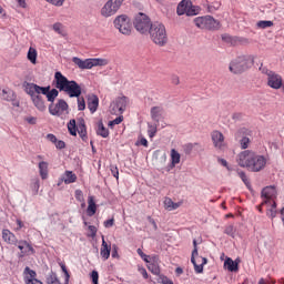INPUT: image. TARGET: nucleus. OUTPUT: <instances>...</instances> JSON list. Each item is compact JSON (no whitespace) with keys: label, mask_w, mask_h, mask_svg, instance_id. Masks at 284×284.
Here are the masks:
<instances>
[{"label":"nucleus","mask_w":284,"mask_h":284,"mask_svg":"<svg viewBox=\"0 0 284 284\" xmlns=\"http://www.w3.org/2000/svg\"><path fill=\"white\" fill-rule=\"evenodd\" d=\"M237 163L241 168H247L250 172H261L267 165V160L252 151H243L237 155Z\"/></svg>","instance_id":"1"},{"label":"nucleus","mask_w":284,"mask_h":284,"mask_svg":"<svg viewBox=\"0 0 284 284\" xmlns=\"http://www.w3.org/2000/svg\"><path fill=\"white\" fill-rule=\"evenodd\" d=\"M53 83H55L54 85L57 90H60V92H67L70 99L81 97V85H79L74 80H68V78H65V75L60 71L54 73Z\"/></svg>","instance_id":"2"},{"label":"nucleus","mask_w":284,"mask_h":284,"mask_svg":"<svg viewBox=\"0 0 284 284\" xmlns=\"http://www.w3.org/2000/svg\"><path fill=\"white\" fill-rule=\"evenodd\" d=\"M149 34L155 45L163 48V45L168 44V31L165 30V26L163 23H152L149 29Z\"/></svg>","instance_id":"3"},{"label":"nucleus","mask_w":284,"mask_h":284,"mask_svg":"<svg viewBox=\"0 0 284 284\" xmlns=\"http://www.w3.org/2000/svg\"><path fill=\"white\" fill-rule=\"evenodd\" d=\"M252 65H254V55H240L231 61L229 70L233 74H243Z\"/></svg>","instance_id":"4"},{"label":"nucleus","mask_w":284,"mask_h":284,"mask_svg":"<svg viewBox=\"0 0 284 284\" xmlns=\"http://www.w3.org/2000/svg\"><path fill=\"white\" fill-rule=\"evenodd\" d=\"M72 62L78 65L80 70H92V68L108 65V60L101 58L81 60L78 57H73Z\"/></svg>","instance_id":"5"},{"label":"nucleus","mask_w":284,"mask_h":284,"mask_svg":"<svg viewBox=\"0 0 284 284\" xmlns=\"http://www.w3.org/2000/svg\"><path fill=\"white\" fill-rule=\"evenodd\" d=\"M194 23L196 28H200V30H219L221 28V22L219 20L214 19L212 16H204L199 17L194 19Z\"/></svg>","instance_id":"6"},{"label":"nucleus","mask_w":284,"mask_h":284,"mask_svg":"<svg viewBox=\"0 0 284 284\" xmlns=\"http://www.w3.org/2000/svg\"><path fill=\"white\" fill-rule=\"evenodd\" d=\"M114 27L121 34L130 36L132 33V22L128 16H119L114 20Z\"/></svg>","instance_id":"7"},{"label":"nucleus","mask_w":284,"mask_h":284,"mask_svg":"<svg viewBox=\"0 0 284 284\" xmlns=\"http://www.w3.org/2000/svg\"><path fill=\"white\" fill-rule=\"evenodd\" d=\"M134 28L141 34H145V32H150V28H152V23H150V18L144 13H139L134 19Z\"/></svg>","instance_id":"8"},{"label":"nucleus","mask_w":284,"mask_h":284,"mask_svg":"<svg viewBox=\"0 0 284 284\" xmlns=\"http://www.w3.org/2000/svg\"><path fill=\"white\" fill-rule=\"evenodd\" d=\"M122 4L123 0H109L101 10L102 17H112V14H116Z\"/></svg>","instance_id":"9"},{"label":"nucleus","mask_w":284,"mask_h":284,"mask_svg":"<svg viewBox=\"0 0 284 284\" xmlns=\"http://www.w3.org/2000/svg\"><path fill=\"white\" fill-rule=\"evenodd\" d=\"M68 102H65L63 99H60L55 104L51 103L49 105V112L52 114V116H61L64 112L68 114Z\"/></svg>","instance_id":"10"},{"label":"nucleus","mask_w":284,"mask_h":284,"mask_svg":"<svg viewBox=\"0 0 284 284\" xmlns=\"http://www.w3.org/2000/svg\"><path fill=\"white\" fill-rule=\"evenodd\" d=\"M276 197V187L266 186L262 190V205H267L270 203H275L274 199Z\"/></svg>","instance_id":"11"},{"label":"nucleus","mask_w":284,"mask_h":284,"mask_svg":"<svg viewBox=\"0 0 284 284\" xmlns=\"http://www.w3.org/2000/svg\"><path fill=\"white\" fill-rule=\"evenodd\" d=\"M267 85L273 90H281L283 88V78L276 72H268Z\"/></svg>","instance_id":"12"},{"label":"nucleus","mask_w":284,"mask_h":284,"mask_svg":"<svg viewBox=\"0 0 284 284\" xmlns=\"http://www.w3.org/2000/svg\"><path fill=\"white\" fill-rule=\"evenodd\" d=\"M148 264V270L149 272L153 273L155 276H160L161 275V266H159V256L153 255L150 257V261L146 262Z\"/></svg>","instance_id":"13"},{"label":"nucleus","mask_w":284,"mask_h":284,"mask_svg":"<svg viewBox=\"0 0 284 284\" xmlns=\"http://www.w3.org/2000/svg\"><path fill=\"white\" fill-rule=\"evenodd\" d=\"M212 141L215 148H217V150H223L225 145V136H223V133L219 131H213Z\"/></svg>","instance_id":"14"},{"label":"nucleus","mask_w":284,"mask_h":284,"mask_svg":"<svg viewBox=\"0 0 284 284\" xmlns=\"http://www.w3.org/2000/svg\"><path fill=\"white\" fill-rule=\"evenodd\" d=\"M88 109L90 110L91 114H94V112L99 110V97L94 94L88 95Z\"/></svg>","instance_id":"15"},{"label":"nucleus","mask_w":284,"mask_h":284,"mask_svg":"<svg viewBox=\"0 0 284 284\" xmlns=\"http://www.w3.org/2000/svg\"><path fill=\"white\" fill-rule=\"evenodd\" d=\"M193 265L196 274H203V265H207V258L197 255L194 257Z\"/></svg>","instance_id":"16"},{"label":"nucleus","mask_w":284,"mask_h":284,"mask_svg":"<svg viewBox=\"0 0 284 284\" xmlns=\"http://www.w3.org/2000/svg\"><path fill=\"white\" fill-rule=\"evenodd\" d=\"M110 252H112V246L109 245L108 242H105V237L102 236V246L100 250V256H102L104 261H108L110 258Z\"/></svg>","instance_id":"17"},{"label":"nucleus","mask_w":284,"mask_h":284,"mask_svg":"<svg viewBox=\"0 0 284 284\" xmlns=\"http://www.w3.org/2000/svg\"><path fill=\"white\" fill-rule=\"evenodd\" d=\"M239 263H241V260L236 258L234 261L231 257H227L224 262V267H226L229 272H239Z\"/></svg>","instance_id":"18"},{"label":"nucleus","mask_w":284,"mask_h":284,"mask_svg":"<svg viewBox=\"0 0 284 284\" xmlns=\"http://www.w3.org/2000/svg\"><path fill=\"white\" fill-rule=\"evenodd\" d=\"M32 103L34 106L40 111L43 112L45 110V102L43 101V97L37 94L31 98Z\"/></svg>","instance_id":"19"},{"label":"nucleus","mask_w":284,"mask_h":284,"mask_svg":"<svg viewBox=\"0 0 284 284\" xmlns=\"http://www.w3.org/2000/svg\"><path fill=\"white\" fill-rule=\"evenodd\" d=\"M2 239L10 245H17V237L12 234V232H10V230L2 231Z\"/></svg>","instance_id":"20"},{"label":"nucleus","mask_w":284,"mask_h":284,"mask_svg":"<svg viewBox=\"0 0 284 284\" xmlns=\"http://www.w3.org/2000/svg\"><path fill=\"white\" fill-rule=\"evenodd\" d=\"M113 102L119 106L120 113L125 112V108H128V97H119L115 100H113Z\"/></svg>","instance_id":"21"},{"label":"nucleus","mask_w":284,"mask_h":284,"mask_svg":"<svg viewBox=\"0 0 284 284\" xmlns=\"http://www.w3.org/2000/svg\"><path fill=\"white\" fill-rule=\"evenodd\" d=\"M161 116H163V108L161 106L151 108V119L155 121V123H159V121L161 120Z\"/></svg>","instance_id":"22"},{"label":"nucleus","mask_w":284,"mask_h":284,"mask_svg":"<svg viewBox=\"0 0 284 284\" xmlns=\"http://www.w3.org/2000/svg\"><path fill=\"white\" fill-rule=\"evenodd\" d=\"M78 133H79V136L82 139V141L88 140V130L85 128V121L84 120H80V123L78 125Z\"/></svg>","instance_id":"23"},{"label":"nucleus","mask_w":284,"mask_h":284,"mask_svg":"<svg viewBox=\"0 0 284 284\" xmlns=\"http://www.w3.org/2000/svg\"><path fill=\"white\" fill-rule=\"evenodd\" d=\"M97 134L99 136H102V139H108L110 136V131L105 129V126L103 125V121L98 122Z\"/></svg>","instance_id":"24"},{"label":"nucleus","mask_w":284,"mask_h":284,"mask_svg":"<svg viewBox=\"0 0 284 284\" xmlns=\"http://www.w3.org/2000/svg\"><path fill=\"white\" fill-rule=\"evenodd\" d=\"M187 8H190V1H187V0H182V1L178 4L176 13L179 14V17H182V14H185V12L187 13Z\"/></svg>","instance_id":"25"},{"label":"nucleus","mask_w":284,"mask_h":284,"mask_svg":"<svg viewBox=\"0 0 284 284\" xmlns=\"http://www.w3.org/2000/svg\"><path fill=\"white\" fill-rule=\"evenodd\" d=\"M251 135L252 131H250V129L241 128L240 130H237V132H235V140L241 141V139H245L246 136Z\"/></svg>","instance_id":"26"},{"label":"nucleus","mask_w":284,"mask_h":284,"mask_svg":"<svg viewBox=\"0 0 284 284\" xmlns=\"http://www.w3.org/2000/svg\"><path fill=\"white\" fill-rule=\"evenodd\" d=\"M89 206L87 209V212L90 216H94L97 214V203L94 202L93 196H89Z\"/></svg>","instance_id":"27"},{"label":"nucleus","mask_w":284,"mask_h":284,"mask_svg":"<svg viewBox=\"0 0 284 284\" xmlns=\"http://www.w3.org/2000/svg\"><path fill=\"white\" fill-rule=\"evenodd\" d=\"M63 181L67 185H70V183H74L77 181V174L72 173V171H65Z\"/></svg>","instance_id":"28"},{"label":"nucleus","mask_w":284,"mask_h":284,"mask_svg":"<svg viewBox=\"0 0 284 284\" xmlns=\"http://www.w3.org/2000/svg\"><path fill=\"white\" fill-rule=\"evenodd\" d=\"M164 207H166V210H170V211H172V210H179V207H181V203H174V202L172 201V199L166 197V199L164 200Z\"/></svg>","instance_id":"29"},{"label":"nucleus","mask_w":284,"mask_h":284,"mask_svg":"<svg viewBox=\"0 0 284 284\" xmlns=\"http://www.w3.org/2000/svg\"><path fill=\"white\" fill-rule=\"evenodd\" d=\"M171 161H172L173 168L174 165H179V163H181V153L175 149L171 150Z\"/></svg>","instance_id":"30"},{"label":"nucleus","mask_w":284,"mask_h":284,"mask_svg":"<svg viewBox=\"0 0 284 284\" xmlns=\"http://www.w3.org/2000/svg\"><path fill=\"white\" fill-rule=\"evenodd\" d=\"M44 97H47L50 103H54V100L57 99V97H59V90L57 89L49 90L47 93H44Z\"/></svg>","instance_id":"31"},{"label":"nucleus","mask_w":284,"mask_h":284,"mask_svg":"<svg viewBox=\"0 0 284 284\" xmlns=\"http://www.w3.org/2000/svg\"><path fill=\"white\" fill-rule=\"evenodd\" d=\"M153 159H155L156 161H160V163H165L168 155L165 154V152L161 150H156L153 153Z\"/></svg>","instance_id":"32"},{"label":"nucleus","mask_w":284,"mask_h":284,"mask_svg":"<svg viewBox=\"0 0 284 284\" xmlns=\"http://www.w3.org/2000/svg\"><path fill=\"white\" fill-rule=\"evenodd\" d=\"M39 171L41 179H48V162H40L39 163Z\"/></svg>","instance_id":"33"},{"label":"nucleus","mask_w":284,"mask_h":284,"mask_svg":"<svg viewBox=\"0 0 284 284\" xmlns=\"http://www.w3.org/2000/svg\"><path fill=\"white\" fill-rule=\"evenodd\" d=\"M27 59L34 64H37V49L30 48L27 54Z\"/></svg>","instance_id":"34"},{"label":"nucleus","mask_w":284,"mask_h":284,"mask_svg":"<svg viewBox=\"0 0 284 284\" xmlns=\"http://www.w3.org/2000/svg\"><path fill=\"white\" fill-rule=\"evenodd\" d=\"M68 130L71 136H77V120H70V122L68 123Z\"/></svg>","instance_id":"35"},{"label":"nucleus","mask_w":284,"mask_h":284,"mask_svg":"<svg viewBox=\"0 0 284 284\" xmlns=\"http://www.w3.org/2000/svg\"><path fill=\"white\" fill-rule=\"evenodd\" d=\"M272 26H274V22L270 20H261L256 23V27L260 28L261 30H265L266 28H272Z\"/></svg>","instance_id":"36"},{"label":"nucleus","mask_w":284,"mask_h":284,"mask_svg":"<svg viewBox=\"0 0 284 284\" xmlns=\"http://www.w3.org/2000/svg\"><path fill=\"white\" fill-rule=\"evenodd\" d=\"M34 87H37L36 83H27L26 92L32 98L37 95V90H34Z\"/></svg>","instance_id":"37"},{"label":"nucleus","mask_w":284,"mask_h":284,"mask_svg":"<svg viewBox=\"0 0 284 284\" xmlns=\"http://www.w3.org/2000/svg\"><path fill=\"white\" fill-rule=\"evenodd\" d=\"M24 274H28L29 276L26 277V281H32L37 280V272L31 270L29 266L24 268Z\"/></svg>","instance_id":"38"},{"label":"nucleus","mask_w":284,"mask_h":284,"mask_svg":"<svg viewBox=\"0 0 284 284\" xmlns=\"http://www.w3.org/2000/svg\"><path fill=\"white\" fill-rule=\"evenodd\" d=\"M36 90V94H48L49 90H50V85L48 87H40L39 84H36V87H33Z\"/></svg>","instance_id":"39"},{"label":"nucleus","mask_w":284,"mask_h":284,"mask_svg":"<svg viewBox=\"0 0 284 284\" xmlns=\"http://www.w3.org/2000/svg\"><path fill=\"white\" fill-rule=\"evenodd\" d=\"M148 128H149L148 133H149L150 139H154V136H156L158 125L152 124V123H148Z\"/></svg>","instance_id":"40"},{"label":"nucleus","mask_w":284,"mask_h":284,"mask_svg":"<svg viewBox=\"0 0 284 284\" xmlns=\"http://www.w3.org/2000/svg\"><path fill=\"white\" fill-rule=\"evenodd\" d=\"M2 99H4V101H14V92L13 91H2Z\"/></svg>","instance_id":"41"},{"label":"nucleus","mask_w":284,"mask_h":284,"mask_svg":"<svg viewBox=\"0 0 284 284\" xmlns=\"http://www.w3.org/2000/svg\"><path fill=\"white\" fill-rule=\"evenodd\" d=\"M268 205H271V209L267 211V216H270L271 219H275V216H276V202L270 203Z\"/></svg>","instance_id":"42"},{"label":"nucleus","mask_w":284,"mask_h":284,"mask_svg":"<svg viewBox=\"0 0 284 284\" xmlns=\"http://www.w3.org/2000/svg\"><path fill=\"white\" fill-rule=\"evenodd\" d=\"M237 174L240 179H242L244 185H246V187L250 190L252 186L250 185V180L247 179V175L245 174V172L240 171Z\"/></svg>","instance_id":"43"},{"label":"nucleus","mask_w":284,"mask_h":284,"mask_svg":"<svg viewBox=\"0 0 284 284\" xmlns=\"http://www.w3.org/2000/svg\"><path fill=\"white\" fill-rule=\"evenodd\" d=\"M224 233H226L227 236H231L232 239H234L236 234V229L234 227V225H229L225 227Z\"/></svg>","instance_id":"44"},{"label":"nucleus","mask_w":284,"mask_h":284,"mask_svg":"<svg viewBox=\"0 0 284 284\" xmlns=\"http://www.w3.org/2000/svg\"><path fill=\"white\" fill-rule=\"evenodd\" d=\"M193 251H192V255H191V263H194V258H196V256H199V247H197V242L196 240H193Z\"/></svg>","instance_id":"45"},{"label":"nucleus","mask_w":284,"mask_h":284,"mask_svg":"<svg viewBox=\"0 0 284 284\" xmlns=\"http://www.w3.org/2000/svg\"><path fill=\"white\" fill-rule=\"evenodd\" d=\"M110 113L111 114H115V115H119V114H123L121 113V109H119V106L115 104V102H111V105H110Z\"/></svg>","instance_id":"46"},{"label":"nucleus","mask_w":284,"mask_h":284,"mask_svg":"<svg viewBox=\"0 0 284 284\" xmlns=\"http://www.w3.org/2000/svg\"><path fill=\"white\" fill-rule=\"evenodd\" d=\"M48 284H61L57 274L51 273L50 276L47 278Z\"/></svg>","instance_id":"47"},{"label":"nucleus","mask_w":284,"mask_h":284,"mask_svg":"<svg viewBox=\"0 0 284 284\" xmlns=\"http://www.w3.org/2000/svg\"><path fill=\"white\" fill-rule=\"evenodd\" d=\"M78 110L80 112H83V110H85V99L81 98V95L78 97Z\"/></svg>","instance_id":"48"},{"label":"nucleus","mask_w":284,"mask_h":284,"mask_svg":"<svg viewBox=\"0 0 284 284\" xmlns=\"http://www.w3.org/2000/svg\"><path fill=\"white\" fill-rule=\"evenodd\" d=\"M27 241H20L18 242V248L21 251V256H26V254H28V250H26V244Z\"/></svg>","instance_id":"49"},{"label":"nucleus","mask_w":284,"mask_h":284,"mask_svg":"<svg viewBox=\"0 0 284 284\" xmlns=\"http://www.w3.org/2000/svg\"><path fill=\"white\" fill-rule=\"evenodd\" d=\"M240 145L242 148V150H247V146L250 145V138H243L240 141Z\"/></svg>","instance_id":"50"},{"label":"nucleus","mask_w":284,"mask_h":284,"mask_svg":"<svg viewBox=\"0 0 284 284\" xmlns=\"http://www.w3.org/2000/svg\"><path fill=\"white\" fill-rule=\"evenodd\" d=\"M54 32H58V34H63V24L61 22H57L53 24Z\"/></svg>","instance_id":"51"},{"label":"nucleus","mask_w":284,"mask_h":284,"mask_svg":"<svg viewBox=\"0 0 284 284\" xmlns=\"http://www.w3.org/2000/svg\"><path fill=\"white\" fill-rule=\"evenodd\" d=\"M138 254L139 256H141V258L145 262V263H150V255H146L145 253H143V251L141 248H138Z\"/></svg>","instance_id":"52"},{"label":"nucleus","mask_w":284,"mask_h":284,"mask_svg":"<svg viewBox=\"0 0 284 284\" xmlns=\"http://www.w3.org/2000/svg\"><path fill=\"white\" fill-rule=\"evenodd\" d=\"M75 199L77 201H79L80 203H84V199H83V191L81 190H75Z\"/></svg>","instance_id":"53"},{"label":"nucleus","mask_w":284,"mask_h":284,"mask_svg":"<svg viewBox=\"0 0 284 284\" xmlns=\"http://www.w3.org/2000/svg\"><path fill=\"white\" fill-rule=\"evenodd\" d=\"M91 278L93 284H99V272L92 271Z\"/></svg>","instance_id":"54"},{"label":"nucleus","mask_w":284,"mask_h":284,"mask_svg":"<svg viewBox=\"0 0 284 284\" xmlns=\"http://www.w3.org/2000/svg\"><path fill=\"white\" fill-rule=\"evenodd\" d=\"M62 272L64 273L65 276V283H70V273L68 272V268L65 267V265L61 266Z\"/></svg>","instance_id":"55"},{"label":"nucleus","mask_w":284,"mask_h":284,"mask_svg":"<svg viewBox=\"0 0 284 284\" xmlns=\"http://www.w3.org/2000/svg\"><path fill=\"white\" fill-rule=\"evenodd\" d=\"M23 244L26 245V248L24 250H27V254H34V247H32V245H30V243H28V242H23Z\"/></svg>","instance_id":"56"},{"label":"nucleus","mask_w":284,"mask_h":284,"mask_svg":"<svg viewBox=\"0 0 284 284\" xmlns=\"http://www.w3.org/2000/svg\"><path fill=\"white\" fill-rule=\"evenodd\" d=\"M160 283L162 284H174L172 280L168 278L166 276L160 275Z\"/></svg>","instance_id":"57"},{"label":"nucleus","mask_w":284,"mask_h":284,"mask_svg":"<svg viewBox=\"0 0 284 284\" xmlns=\"http://www.w3.org/2000/svg\"><path fill=\"white\" fill-rule=\"evenodd\" d=\"M111 173L114 176V179H119V168H116L115 165H111Z\"/></svg>","instance_id":"58"},{"label":"nucleus","mask_w":284,"mask_h":284,"mask_svg":"<svg viewBox=\"0 0 284 284\" xmlns=\"http://www.w3.org/2000/svg\"><path fill=\"white\" fill-rule=\"evenodd\" d=\"M49 3H52V6L61 7L63 6L65 0H47Z\"/></svg>","instance_id":"59"},{"label":"nucleus","mask_w":284,"mask_h":284,"mask_svg":"<svg viewBox=\"0 0 284 284\" xmlns=\"http://www.w3.org/2000/svg\"><path fill=\"white\" fill-rule=\"evenodd\" d=\"M196 14H197L196 9L190 8V7L187 8V11H186L187 17H194Z\"/></svg>","instance_id":"60"},{"label":"nucleus","mask_w":284,"mask_h":284,"mask_svg":"<svg viewBox=\"0 0 284 284\" xmlns=\"http://www.w3.org/2000/svg\"><path fill=\"white\" fill-rule=\"evenodd\" d=\"M138 271L140 272V274H142L143 278H148V271L145 270V267L139 266Z\"/></svg>","instance_id":"61"},{"label":"nucleus","mask_w":284,"mask_h":284,"mask_svg":"<svg viewBox=\"0 0 284 284\" xmlns=\"http://www.w3.org/2000/svg\"><path fill=\"white\" fill-rule=\"evenodd\" d=\"M48 141H50L51 143H57V135L49 133L47 135Z\"/></svg>","instance_id":"62"},{"label":"nucleus","mask_w":284,"mask_h":284,"mask_svg":"<svg viewBox=\"0 0 284 284\" xmlns=\"http://www.w3.org/2000/svg\"><path fill=\"white\" fill-rule=\"evenodd\" d=\"M113 225H114V219H110L104 222V227H112Z\"/></svg>","instance_id":"63"},{"label":"nucleus","mask_w":284,"mask_h":284,"mask_svg":"<svg viewBox=\"0 0 284 284\" xmlns=\"http://www.w3.org/2000/svg\"><path fill=\"white\" fill-rule=\"evenodd\" d=\"M27 284H43V282L39 281V280H26Z\"/></svg>","instance_id":"64"}]
</instances>
